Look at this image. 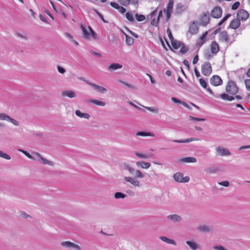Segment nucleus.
Here are the masks:
<instances>
[{"label":"nucleus","instance_id":"nucleus-12","mask_svg":"<svg viewBox=\"0 0 250 250\" xmlns=\"http://www.w3.org/2000/svg\"><path fill=\"white\" fill-rule=\"evenodd\" d=\"M167 219L173 223H179L182 220L181 216L177 214L168 215L167 216Z\"/></svg>","mask_w":250,"mask_h":250},{"label":"nucleus","instance_id":"nucleus-53","mask_svg":"<svg viewBox=\"0 0 250 250\" xmlns=\"http://www.w3.org/2000/svg\"><path fill=\"white\" fill-rule=\"evenodd\" d=\"M219 185L228 187L229 186V183L228 181H224L221 182H219Z\"/></svg>","mask_w":250,"mask_h":250},{"label":"nucleus","instance_id":"nucleus-58","mask_svg":"<svg viewBox=\"0 0 250 250\" xmlns=\"http://www.w3.org/2000/svg\"><path fill=\"white\" fill-rule=\"evenodd\" d=\"M158 21H159L158 19H157V20H155V19L154 18L153 19L151 20V24L154 25L155 26H157Z\"/></svg>","mask_w":250,"mask_h":250},{"label":"nucleus","instance_id":"nucleus-44","mask_svg":"<svg viewBox=\"0 0 250 250\" xmlns=\"http://www.w3.org/2000/svg\"><path fill=\"white\" fill-rule=\"evenodd\" d=\"M125 17L130 21L133 22L134 21L132 14L129 12H127L125 14Z\"/></svg>","mask_w":250,"mask_h":250},{"label":"nucleus","instance_id":"nucleus-60","mask_svg":"<svg viewBox=\"0 0 250 250\" xmlns=\"http://www.w3.org/2000/svg\"><path fill=\"white\" fill-rule=\"evenodd\" d=\"M118 10L119 11V12H120L122 14H124L126 11L125 8L121 6H120Z\"/></svg>","mask_w":250,"mask_h":250},{"label":"nucleus","instance_id":"nucleus-63","mask_svg":"<svg viewBox=\"0 0 250 250\" xmlns=\"http://www.w3.org/2000/svg\"><path fill=\"white\" fill-rule=\"evenodd\" d=\"M128 104L131 105L132 106L135 107V108L138 109V110H142V109L140 107H139V106L136 105L135 104H134L133 103L131 102H128Z\"/></svg>","mask_w":250,"mask_h":250},{"label":"nucleus","instance_id":"nucleus-27","mask_svg":"<svg viewBox=\"0 0 250 250\" xmlns=\"http://www.w3.org/2000/svg\"><path fill=\"white\" fill-rule=\"evenodd\" d=\"M199 139L196 138H190L185 140H174L172 141L178 143H189L193 141H198Z\"/></svg>","mask_w":250,"mask_h":250},{"label":"nucleus","instance_id":"nucleus-45","mask_svg":"<svg viewBox=\"0 0 250 250\" xmlns=\"http://www.w3.org/2000/svg\"><path fill=\"white\" fill-rule=\"evenodd\" d=\"M70 249H74L75 250H81V247L77 244L71 242Z\"/></svg>","mask_w":250,"mask_h":250},{"label":"nucleus","instance_id":"nucleus-21","mask_svg":"<svg viewBox=\"0 0 250 250\" xmlns=\"http://www.w3.org/2000/svg\"><path fill=\"white\" fill-rule=\"evenodd\" d=\"M198 230L204 232H209L213 230V228L211 226L201 225L198 227Z\"/></svg>","mask_w":250,"mask_h":250},{"label":"nucleus","instance_id":"nucleus-30","mask_svg":"<svg viewBox=\"0 0 250 250\" xmlns=\"http://www.w3.org/2000/svg\"><path fill=\"white\" fill-rule=\"evenodd\" d=\"M136 136H151L154 137L155 134L151 132H147L145 131H138L136 133Z\"/></svg>","mask_w":250,"mask_h":250},{"label":"nucleus","instance_id":"nucleus-10","mask_svg":"<svg viewBox=\"0 0 250 250\" xmlns=\"http://www.w3.org/2000/svg\"><path fill=\"white\" fill-rule=\"evenodd\" d=\"M216 151L217 154L220 156H229L230 155V152L229 150L224 148L223 146H219L216 148Z\"/></svg>","mask_w":250,"mask_h":250},{"label":"nucleus","instance_id":"nucleus-59","mask_svg":"<svg viewBox=\"0 0 250 250\" xmlns=\"http://www.w3.org/2000/svg\"><path fill=\"white\" fill-rule=\"evenodd\" d=\"M205 41L201 40V39H199V41L197 42L196 44L198 46L201 47L203 45V44L205 43Z\"/></svg>","mask_w":250,"mask_h":250},{"label":"nucleus","instance_id":"nucleus-55","mask_svg":"<svg viewBox=\"0 0 250 250\" xmlns=\"http://www.w3.org/2000/svg\"><path fill=\"white\" fill-rule=\"evenodd\" d=\"M110 5L113 8L118 10V9L120 7V5L117 3H115V2H111L110 3Z\"/></svg>","mask_w":250,"mask_h":250},{"label":"nucleus","instance_id":"nucleus-42","mask_svg":"<svg viewBox=\"0 0 250 250\" xmlns=\"http://www.w3.org/2000/svg\"><path fill=\"white\" fill-rule=\"evenodd\" d=\"M135 18L137 21H144L146 19V17L143 15H139L138 14H136L135 15Z\"/></svg>","mask_w":250,"mask_h":250},{"label":"nucleus","instance_id":"nucleus-29","mask_svg":"<svg viewBox=\"0 0 250 250\" xmlns=\"http://www.w3.org/2000/svg\"><path fill=\"white\" fill-rule=\"evenodd\" d=\"M220 97L225 101H231L235 99V97L232 96H229L227 93H223L221 94Z\"/></svg>","mask_w":250,"mask_h":250},{"label":"nucleus","instance_id":"nucleus-61","mask_svg":"<svg viewBox=\"0 0 250 250\" xmlns=\"http://www.w3.org/2000/svg\"><path fill=\"white\" fill-rule=\"evenodd\" d=\"M213 248L217 250H227L222 246H214Z\"/></svg>","mask_w":250,"mask_h":250},{"label":"nucleus","instance_id":"nucleus-46","mask_svg":"<svg viewBox=\"0 0 250 250\" xmlns=\"http://www.w3.org/2000/svg\"><path fill=\"white\" fill-rule=\"evenodd\" d=\"M117 1L122 5L127 6L129 4V0H117Z\"/></svg>","mask_w":250,"mask_h":250},{"label":"nucleus","instance_id":"nucleus-64","mask_svg":"<svg viewBox=\"0 0 250 250\" xmlns=\"http://www.w3.org/2000/svg\"><path fill=\"white\" fill-rule=\"evenodd\" d=\"M208 35V32H205L202 35V36L200 38V39H201V40H203V41H206V37Z\"/></svg>","mask_w":250,"mask_h":250},{"label":"nucleus","instance_id":"nucleus-50","mask_svg":"<svg viewBox=\"0 0 250 250\" xmlns=\"http://www.w3.org/2000/svg\"><path fill=\"white\" fill-rule=\"evenodd\" d=\"M245 83L246 89L248 91H250V79L245 80Z\"/></svg>","mask_w":250,"mask_h":250},{"label":"nucleus","instance_id":"nucleus-38","mask_svg":"<svg viewBox=\"0 0 250 250\" xmlns=\"http://www.w3.org/2000/svg\"><path fill=\"white\" fill-rule=\"evenodd\" d=\"M143 107H145L147 110H148L149 111H151L152 112H154V113H157L159 112V109L157 107L145 106H143Z\"/></svg>","mask_w":250,"mask_h":250},{"label":"nucleus","instance_id":"nucleus-8","mask_svg":"<svg viewBox=\"0 0 250 250\" xmlns=\"http://www.w3.org/2000/svg\"><path fill=\"white\" fill-rule=\"evenodd\" d=\"M222 14V10L219 7H214L211 12V16L212 17L216 19L220 18Z\"/></svg>","mask_w":250,"mask_h":250},{"label":"nucleus","instance_id":"nucleus-25","mask_svg":"<svg viewBox=\"0 0 250 250\" xmlns=\"http://www.w3.org/2000/svg\"><path fill=\"white\" fill-rule=\"evenodd\" d=\"M173 178L174 179V180L176 182H179V183H183L184 177H183V175L181 173H180V172L176 173L173 175Z\"/></svg>","mask_w":250,"mask_h":250},{"label":"nucleus","instance_id":"nucleus-36","mask_svg":"<svg viewBox=\"0 0 250 250\" xmlns=\"http://www.w3.org/2000/svg\"><path fill=\"white\" fill-rule=\"evenodd\" d=\"M126 197V195L121 192H117L114 194V197L116 199H124Z\"/></svg>","mask_w":250,"mask_h":250},{"label":"nucleus","instance_id":"nucleus-11","mask_svg":"<svg viewBox=\"0 0 250 250\" xmlns=\"http://www.w3.org/2000/svg\"><path fill=\"white\" fill-rule=\"evenodd\" d=\"M210 18L208 13H204L200 18L201 24L203 26H206L209 23Z\"/></svg>","mask_w":250,"mask_h":250},{"label":"nucleus","instance_id":"nucleus-16","mask_svg":"<svg viewBox=\"0 0 250 250\" xmlns=\"http://www.w3.org/2000/svg\"><path fill=\"white\" fill-rule=\"evenodd\" d=\"M197 162V159L196 158L193 157H185L182 159H179L178 160L179 163H196Z\"/></svg>","mask_w":250,"mask_h":250},{"label":"nucleus","instance_id":"nucleus-37","mask_svg":"<svg viewBox=\"0 0 250 250\" xmlns=\"http://www.w3.org/2000/svg\"><path fill=\"white\" fill-rule=\"evenodd\" d=\"M18 151L22 152L26 156H27L28 158L33 160H35V158L26 150L21 149H18Z\"/></svg>","mask_w":250,"mask_h":250},{"label":"nucleus","instance_id":"nucleus-57","mask_svg":"<svg viewBox=\"0 0 250 250\" xmlns=\"http://www.w3.org/2000/svg\"><path fill=\"white\" fill-rule=\"evenodd\" d=\"M171 100L172 102H173L174 103H176V104H182V103L183 102L181 100H180L176 98H174V97L171 98Z\"/></svg>","mask_w":250,"mask_h":250},{"label":"nucleus","instance_id":"nucleus-49","mask_svg":"<svg viewBox=\"0 0 250 250\" xmlns=\"http://www.w3.org/2000/svg\"><path fill=\"white\" fill-rule=\"evenodd\" d=\"M189 118L196 122H199V121H205V119L204 118H197V117H194L193 116H190Z\"/></svg>","mask_w":250,"mask_h":250},{"label":"nucleus","instance_id":"nucleus-28","mask_svg":"<svg viewBox=\"0 0 250 250\" xmlns=\"http://www.w3.org/2000/svg\"><path fill=\"white\" fill-rule=\"evenodd\" d=\"M75 114L80 118H83L87 119H88L90 117L88 113H82L79 110H77L75 111Z\"/></svg>","mask_w":250,"mask_h":250},{"label":"nucleus","instance_id":"nucleus-2","mask_svg":"<svg viewBox=\"0 0 250 250\" xmlns=\"http://www.w3.org/2000/svg\"><path fill=\"white\" fill-rule=\"evenodd\" d=\"M124 167L131 174L134 175L136 178L141 179L145 177V175L140 170L135 169L127 164L124 165Z\"/></svg>","mask_w":250,"mask_h":250},{"label":"nucleus","instance_id":"nucleus-31","mask_svg":"<svg viewBox=\"0 0 250 250\" xmlns=\"http://www.w3.org/2000/svg\"><path fill=\"white\" fill-rule=\"evenodd\" d=\"M160 239H161L162 241L170 244H172L174 245H176V242L174 240L169 239L166 236H160Z\"/></svg>","mask_w":250,"mask_h":250},{"label":"nucleus","instance_id":"nucleus-34","mask_svg":"<svg viewBox=\"0 0 250 250\" xmlns=\"http://www.w3.org/2000/svg\"><path fill=\"white\" fill-rule=\"evenodd\" d=\"M10 117L9 116L5 113H0V120L1 121H6L7 122H8Z\"/></svg>","mask_w":250,"mask_h":250},{"label":"nucleus","instance_id":"nucleus-4","mask_svg":"<svg viewBox=\"0 0 250 250\" xmlns=\"http://www.w3.org/2000/svg\"><path fill=\"white\" fill-rule=\"evenodd\" d=\"M202 73L205 76H209L212 72V67L209 62H205L201 66Z\"/></svg>","mask_w":250,"mask_h":250},{"label":"nucleus","instance_id":"nucleus-43","mask_svg":"<svg viewBox=\"0 0 250 250\" xmlns=\"http://www.w3.org/2000/svg\"><path fill=\"white\" fill-rule=\"evenodd\" d=\"M71 243V242L69 241H66L62 242L61 243V245L63 247H65V248L70 249Z\"/></svg>","mask_w":250,"mask_h":250},{"label":"nucleus","instance_id":"nucleus-35","mask_svg":"<svg viewBox=\"0 0 250 250\" xmlns=\"http://www.w3.org/2000/svg\"><path fill=\"white\" fill-rule=\"evenodd\" d=\"M125 38H126V41H125L126 43L128 45H132L134 42V39L132 37H129V36H128L126 34H125Z\"/></svg>","mask_w":250,"mask_h":250},{"label":"nucleus","instance_id":"nucleus-62","mask_svg":"<svg viewBox=\"0 0 250 250\" xmlns=\"http://www.w3.org/2000/svg\"><path fill=\"white\" fill-rule=\"evenodd\" d=\"M183 64L187 67L188 69H189V64L188 61L187 60H185L183 61Z\"/></svg>","mask_w":250,"mask_h":250},{"label":"nucleus","instance_id":"nucleus-19","mask_svg":"<svg viewBox=\"0 0 250 250\" xmlns=\"http://www.w3.org/2000/svg\"><path fill=\"white\" fill-rule=\"evenodd\" d=\"M34 154L37 155L38 157L40 159V160L42 161V163H43V164L48 165L51 166L53 165V162L44 158L42 156V155L40 153L38 152H34Z\"/></svg>","mask_w":250,"mask_h":250},{"label":"nucleus","instance_id":"nucleus-48","mask_svg":"<svg viewBox=\"0 0 250 250\" xmlns=\"http://www.w3.org/2000/svg\"><path fill=\"white\" fill-rule=\"evenodd\" d=\"M8 122H10L14 125L16 126H19L20 125L19 122L17 120L13 119L11 117H10Z\"/></svg>","mask_w":250,"mask_h":250},{"label":"nucleus","instance_id":"nucleus-3","mask_svg":"<svg viewBox=\"0 0 250 250\" xmlns=\"http://www.w3.org/2000/svg\"><path fill=\"white\" fill-rule=\"evenodd\" d=\"M226 91L230 94L235 95L238 93V88L233 81H229L226 87Z\"/></svg>","mask_w":250,"mask_h":250},{"label":"nucleus","instance_id":"nucleus-26","mask_svg":"<svg viewBox=\"0 0 250 250\" xmlns=\"http://www.w3.org/2000/svg\"><path fill=\"white\" fill-rule=\"evenodd\" d=\"M88 102L91 104H94L97 105L104 106L106 104L105 102L99 101L95 99H90L88 101Z\"/></svg>","mask_w":250,"mask_h":250},{"label":"nucleus","instance_id":"nucleus-9","mask_svg":"<svg viewBox=\"0 0 250 250\" xmlns=\"http://www.w3.org/2000/svg\"><path fill=\"white\" fill-rule=\"evenodd\" d=\"M222 80L218 75H213L210 79V83L211 85L217 86L222 84Z\"/></svg>","mask_w":250,"mask_h":250},{"label":"nucleus","instance_id":"nucleus-56","mask_svg":"<svg viewBox=\"0 0 250 250\" xmlns=\"http://www.w3.org/2000/svg\"><path fill=\"white\" fill-rule=\"evenodd\" d=\"M58 71L61 74H64L65 72V70L64 68L58 65L57 66Z\"/></svg>","mask_w":250,"mask_h":250},{"label":"nucleus","instance_id":"nucleus-15","mask_svg":"<svg viewBox=\"0 0 250 250\" xmlns=\"http://www.w3.org/2000/svg\"><path fill=\"white\" fill-rule=\"evenodd\" d=\"M90 85L92 86L94 89H95L98 92L101 93H105L107 91V90L105 88L102 86L98 85L94 83H90Z\"/></svg>","mask_w":250,"mask_h":250},{"label":"nucleus","instance_id":"nucleus-18","mask_svg":"<svg viewBox=\"0 0 250 250\" xmlns=\"http://www.w3.org/2000/svg\"><path fill=\"white\" fill-rule=\"evenodd\" d=\"M136 166L143 169H147L148 168L151 164L149 162H146L144 161H138L136 163Z\"/></svg>","mask_w":250,"mask_h":250},{"label":"nucleus","instance_id":"nucleus-20","mask_svg":"<svg viewBox=\"0 0 250 250\" xmlns=\"http://www.w3.org/2000/svg\"><path fill=\"white\" fill-rule=\"evenodd\" d=\"M123 67V65L120 63H113L109 65L107 69L110 71H113L119 69H121Z\"/></svg>","mask_w":250,"mask_h":250},{"label":"nucleus","instance_id":"nucleus-24","mask_svg":"<svg viewBox=\"0 0 250 250\" xmlns=\"http://www.w3.org/2000/svg\"><path fill=\"white\" fill-rule=\"evenodd\" d=\"M198 31V27L197 24L195 22H192L189 26V32L192 34H196Z\"/></svg>","mask_w":250,"mask_h":250},{"label":"nucleus","instance_id":"nucleus-7","mask_svg":"<svg viewBox=\"0 0 250 250\" xmlns=\"http://www.w3.org/2000/svg\"><path fill=\"white\" fill-rule=\"evenodd\" d=\"M124 179L126 182L130 183L135 187H140L141 186L140 184V182L137 180L136 178L130 176H125Z\"/></svg>","mask_w":250,"mask_h":250},{"label":"nucleus","instance_id":"nucleus-51","mask_svg":"<svg viewBox=\"0 0 250 250\" xmlns=\"http://www.w3.org/2000/svg\"><path fill=\"white\" fill-rule=\"evenodd\" d=\"M204 56L208 60H210L213 57V55L209 52L205 53Z\"/></svg>","mask_w":250,"mask_h":250},{"label":"nucleus","instance_id":"nucleus-14","mask_svg":"<svg viewBox=\"0 0 250 250\" xmlns=\"http://www.w3.org/2000/svg\"><path fill=\"white\" fill-rule=\"evenodd\" d=\"M220 47L216 41H212L210 45V50L212 54H216L219 51Z\"/></svg>","mask_w":250,"mask_h":250},{"label":"nucleus","instance_id":"nucleus-22","mask_svg":"<svg viewBox=\"0 0 250 250\" xmlns=\"http://www.w3.org/2000/svg\"><path fill=\"white\" fill-rule=\"evenodd\" d=\"M62 96L68 97L70 98H73L76 97V94L74 91L71 90H65L62 92Z\"/></svg>","mask_w":250,"mask_h":250},{"label":"nucleus","instance_id":"nucleus-5","mask_svg":"<svg viewBox=\"0 0 250 250\" xmlns=\"http://www.w3.org/2000/svg\"><path fill=\"white\" fill-rule=\"evenodd\" d=\"M218 36L220 41L222 42H224L227 44H230L232 43V42L230 41L229 35L227 31H223L219 32Z\"/></svg>","mask_w":250,"mask_h":250},{"label":"nucleus","instance_id":"nucleus-23","mask_svg":"<svg viewBox=\"0 0 250 250\" xmlns=\"http://www.w3.org/2000/svg\"><path fill=\"white\" fill-rule=\"evenodd\" d=\"M134 154L136 157L142 159H147L153 156L151 154H143L138 152H135Z\"/></svg>","mask_w":250,"mask_h":250},{"label":"nucleus","instance_id":"nucleus-39","mask_svg":"<svg viewBox=\"0 0 250 250\" xmlns=\"http://www.w3.org/2000/svg\"><path fill=\"white\" fill-rule=\"evenodd\" d=\"M181 47V48L180 50V52L181 54H185L188 51V49H189L188 47V46H187L186 45H185L183 43Z\"/></svg>","mask_w":250,"mask_h":250},{"label":"nucleus","instance_id":"nucleus-13","mask_svg":"<svg viewBox=\"0 0 250 250\" xmlns=\"http://www.w3.org/2000/svg\"><path fill=\"white\" fill-rule=\"evenodd\" d=\"M173 0H168V2L167 6L166 9V15L167 19L168 20L171 15L173 6Z\"/></svg>","mask_w":250,"mask_h":250},{"label":"nucleus","instance_id":"nucleus-52","mask_svg":"<svg viewBox=\"0 0 250 250\" xmlns=\"http://www.w3.org/2000/svg\"><path fill=\"white\" fill-rule=\"evenodd\" d=\"M167 35L168 36V38L169 39V40H170V41H171L172 40H173L174 39L173 36H172V33H171V32L169 28H167Z\"/></svg>","mask_w":250,"mask_h":250},{"label":"nucleus","instance_id":"nucleus-1","mask_svg":"<svg viewBox=\"0 0 250 250\" xmlns=\"http://www.w3.org/2000/svg\"><path fill=\"white\" fill-rule=\"evenodd\" d=\"M81 28L82 31L83 37L85 39L89 41L90 40V36H91L92 39L94 40L98 39L97 34L91 27L88 26L89 32H88L84 26L82 24L81 25Z\"/></svg>","mask_w":250,"mask_h":250},{"label":"nucleus","instance_id":"nucleus-54","mask_svg":"<svg viewBox=\"0 0 250 250\" xmlns=\"http://www.w3.org/2000/svg\"><path fill=\"white\" fill-rule=\"evenodd\" d=\"M240 5V3L238 1L235 2L231 6V9L232 10H235L238 8L239 6Z\"/></svg>","mask_w":250,"mask_h":250},{"label":"nucleus","instance_id":"nucleus-41","mask_svg":"<svg viewBox=\"0 0 250 250\" xmlns=\"http://www.w3.org/2000/svg\"><path fill=\"white\" fill-rule=\"evenodd\" d=\"M0 157L4 158L6 160H10L11 157L6 153L3 152L2 151L0 150Z\"/></svg>","mask_w":250,"mask_h":250},{"label":"nucleus","instance_id":"nucleus-17","mask_svg":"<svg viewBox=\"0 0 250 250\" xmlns=\"http://www.w3.org/2000/svg\"><path fill=\"white\" fill-rule=\"evenodd\" d=\"M240 26V20L237 18V19H234L231 21L230 22V23L229 24V28L233 29H236L238 28H239Z\"/></svg>","mask_w":250,"mask_h":250},{"label":"nucleus","instance_id":"nucleus-40","mask_svg":"<svg viewBox=\"0 0 250 250\" xmlns=\"http://www.w3.org/2000/svg\"><path fill=\"white\" fill-rule=\"evenodd\" d=\"M230 14H227L218 23V26H221L230 17Z\"/></svg>","mask_w":250,"mask_h":250},{"label":"nucleus","instance_id":"nucleus-47","mask_svg":"<svg viewBox=\"0 0 250 250\" xmlns=\"http://www.w3.org/2000/svg\"><path fill=\"white\" fill-rule=\"evenodd\" d=\"M199 83L203 88H207V83L203 79L201 78L199 79Z\"/></svg>","mask_w":250,"mask_h":250},{"label":"nucleus","instance_id":"nucleus-32","mask_svg":"<svg viewBox=\"0 0 250 250\" xmlns=\"http://www.w3.org/2000/svg\"><path fill=\"white\" fill-rule=\"evenodd\" d=\"M171 45H172V47L175 49H178L183 44V42H181L180 41H176V40H174V39L172 40L171 41Z\"/></svg>","mask_w":250,"mask_h":250},{"label":"nucleus","instance_id":"nucleus-33","mask_svg":"<svg viewBox=\"0 0 250 250\" xmlns=\"http://www.w3.org/2000/svg\"><path fill=\"white\" fill-rule=\"evenodd\" d=\"M186 244L193 250H196L197 249V244L194 242L187 241Z\"/></svg>","mask_w":250,"mask_h":250},{"label":"nucleus","instance_id":"nucleus-6","mask_svg":"<svg viewBox=\"0 0 250 250\" xmlns=\"http://www.w3.org/2000/svg\"><path fill=\"white\" fill-rule=\"evenodd\" d=\"M249 17V14L245 10L240 9L237 13V18L239 20L246 21Z\"/></svg>","mask_w":250,"mask_h":250}]
</instances>
